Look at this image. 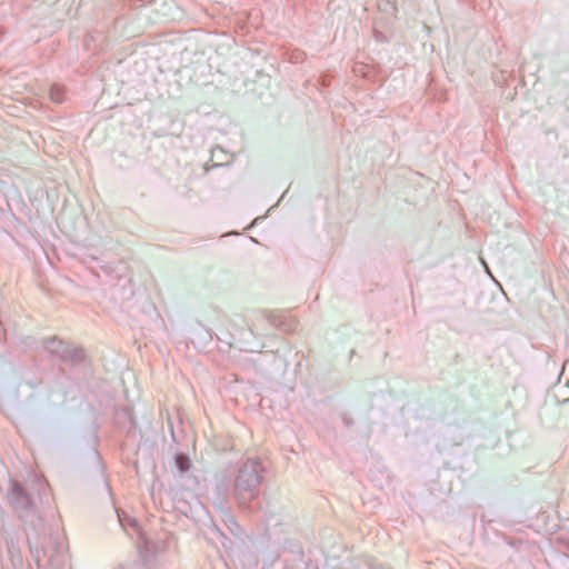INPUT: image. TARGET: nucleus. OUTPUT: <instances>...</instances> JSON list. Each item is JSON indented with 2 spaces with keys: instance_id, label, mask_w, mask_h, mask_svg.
<instances>
[{
  "instance_id": "f257e3e1",
  "label": "nucleus",
  "mask_w": 569,
  "mask_h": 569,
  "mask_svg": "<svg viewBox=\"0 0 569 569\" xmlns=\"http://www.w3.org/2000/svg\"><path fill=\"white\" fill-rule=\"evenodd\" d=\"M262 471V465L256 458L247 459L241 465L233 481V496L238 503L248 505L259 496Z\"/></svg>"
},
{
  "instance_id": "f03ea898",
  "label": "nucleus",
  "mask_w": 569,
  "mask_h": 569,
  "mask_svg": "<svg viewBox=\"0 0 569 569\" xmlns=\"http://www.w3.org/2000/svg\"><path fill=\"white\" fill-rule=\"evenodd\" d=\"M66 551L67 547L61 538L50 537L42 547V557L48 559V563L53 569H58L64 562Z\"/></svg>"
},
{
  "instance_id": "7ed1b4c3",
  "label": "nucleus",
  "mask_w": 569,
  "mask_h": 569,
  "mask_svg": "<svg viewBox=\"0 0 569 569\" xmlns=\"http://www.w3.org/2000/svg\"><path fill=\"white\" fill-rule=\"evenodd\" d=\"M10 503L17 509H27L31 505L30 496L22 489L18 482H12L8 492Z\"/></svg>"
},
{
  "instance_id": "20e7f679",
  "label": "nucleus",
  "mask_w": 569,
  "mask_h": 569,
  "mask_svg": "<svg viewBox=\"0 0 569 569\" xmlns=\"http://www.w3.org/2000/svg\"><path fill=\"white\" fill-rule=\"evenodd\" d=\"M118 518H119V521H120V525L127 530L128 527H130L134 533H137L138 536V546L140 547V543H142L146 548L148 546V542H147V539H146V536L144 533L140 530L137 521L134 519H130V518H122V516L120 513H118Z\"/></svg>"
},
{
  "instance_id": "39448f33",
  "label": "nucleus",
  "mask_w": 569,
  "mask_h": 569,
  "mask_svg": "<svg viewBox=\"0 0 569 569\" xmlns=\"http://www.w3.org/2000/svg\"><path fill=\"white\" fill-rule=\"evenodd\" d=\"M174 462H176L177 469L181 473L188 471L190 469V467H191L190 459L187 456L182 455V453L176 456Z\"/></svg>"
},
{
  "instance_id": "423d86ee",
  "label": "nucleus",
  "mask_w": 569,
  "mask_h": 569,
  "mask_svg": "<svg viewBox=\"0 0 569 569\" xmlns=\"http://www.w3.org/2000/svg\"><path fill=\"white\" fill-rule=\"evenodd\" d=\"M118 270L120 272V278H122L123 274L127 277L128 268L124 263H120Z\"/></svg>"
},
{
  "instance_id": "0eeeda50",
  "label": "nucleus",
  "mask_w": 569,
  "mask_h": 569,
  "mask_svg": "<svg viewBox=\"0 0 569 569\" xmlns=\"http://www.w3.org/2000/svg\"><path fill=\"white\" fill-rule=\"evenodd\" d=\"M34 558H36V561H37L38 566H40V562H41V556L39 555V551H38V550L36 551Z\"/></svg>"
},
{
  "instance_id": "6e6552de",
  "label": "nucleus",
  "mask_w": 569,
  "mask_h": 569,
  "mask_svg": "<svg viewBox=\"0 0 569 569\" xmlns=\"http://www.w3.org/2000/svg\"><path fill=\"white\" fill-rule=\"evenodd\" d=\"M51 343L54 345V343H58V345H61L60 341H56L54 339L51 340Z\"/></svg>"
},
{
  "instance_id": "1a4fd4ad",
  "label": "nucleus",
  "mask_w": 569,
  "mask_h": 569,
  "mask_svg": "<svg viewBox=\"0 0 569 569\" xmlns=\"http://www.w3.org/2000/svg\"><path fill=\"white\" fill-rule=\"evenodd\" d=\"M52 99H53L56 102H59V101H60V99H59V98H54L53 96H52Z\"/></svg>"
}]
</instances>
